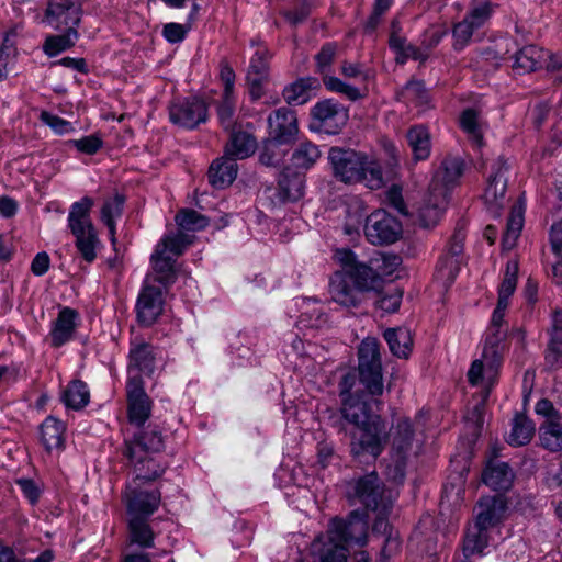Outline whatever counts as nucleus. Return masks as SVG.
I'll list each match as a JSON object with an SVG mask.
<instances>
[{"label":"nucleus","instance_id":"obj_1","mask_svg":"<svg viewBox=\"0 0 562 562\" xmlns=\"http://www.w3.org/2000/svg\"><path fill=\"white\" fill-rule=\"evenodd\" d=\"M518 271L519 266L516 260L507 261L504 278L498 288L497 305L485 331L481 357L472 362L468 372L470 384L482 387L483 401L488 397L491 390L498 381L507 336L504 318L509 297L516 290Z\"/></svg>","mask_w":562,"mask_h":562},{"label":"nucleus","instance_id":"obj_2","mask_svg":"<svg viewBox=\"0 0 562 562\" xmlns=\"http://www.w3.org/2000/svg\"><path fill=\"white\" fill-rule=\"evenodd\" d=\"M368 516L364 512L353 510L347 519L335 517L328 529L319 533L310 546L311 562H347L348 544L367 543Z\"/></svg>","mask_w":562,"mask_h":562},{"label":"nucleus","instance_id":"obj_3","mask_svg":"<svg viewBox=\"0 0 562 562\" xmlns=\"http://www.w3.org/2000/svg\"><path fill=\"white\" fill-rule=\"evenodd\" d=\"M349 498H356L368 509L378 513L373 524V532L384 537L381 560L386 562L401 548L398 532L389 525L387 515L392 509L393 501L384 496V490L375 472H371L358 480L348 483Z\"/></svg>","mask_w":562,"mask_h":562},{"label":"nucleus","instance_id":"obj_4","mask_svg":"<svg viewBox=\"0 0 562 562\" xmlns=\"http://www.w3.org/2000/svg\"><path fill=\"white\" fill-rule=\"evenodd\" d=\"M328 162L335 179L345 184H362L370 190H379L385 184L382 165L372 155L331 147Z\"/></svg>","mask_w":562,"mask_h":562},{"label":"nucleus","instance_id":"obj_5","mask_svg":"<svg viewBox=\"0 0 562 562\" xmlns=\"http://www.w3.org/2000/svg\"><path fill=\"white\" fill-rule=\"evenodd\" d=\"M334 258L341 266L344 273L361 291L378 290L383 277L392 274L401 261L395 255L379 254L369 265H364L359 262L353 251L348 248L337 249Z\"/></svg>","mask_w":562,"mask_h":562},{"label":"nucleus","instance_id":"obj_6","mask_svg":"<svg viewBox=\"0 0 562 562\" xmlns=\"http://www.w3.org/2000/svg\"><path fill=\"white\" fill-rule=\"evenodd\" d=\"M191 244L192 237L183 232L164 235L150 256L153 273L146 277L150 278V283H158L164 289L173 284L177 279L176 259Z\"/></svg>","mask_w":562,"mask_h":562},{"label":"nucleus","instance_id":"obj_7","mask_svg":"<svg viewBox=\"0 0 562 562\" xmlns=\"http://www.w3.org/2000/svg\"><path fill=\"white\" fill-rule=\"evenodd\" d=\"M93 200L83 196L71 204L67 217V224L76 238V247L81 257L89 263L97 258V248L100 245L97 229L90 220V211Z\"/></svg>","mask_w":562,"mask_h":562},{"label":"nucleus","instance_id":"obj_8","mask_svg":"<svg viewBox=\"0 0 562 562\" xmlns=\"http://www.w3.org/2000/svg\"><path fill=\"white\" fill-rule=\"evenodd\" d=\"M359 381L372 396L383 394V373L380 355V344L376 338H364L358 348Z\"/></svg>","mask_w":562,"mask_h":562},{"label":"nucleus","instance_id":"obj_9","mask_svg":"<svg viewBox=\"0 0 562 562\" xmlns=\"http://www.w3.org/2000/svg\"><path fill=\"white\" fill-rule=\"evenodd\" d=\"M350 436L352 456L369 454L376 459L384 450L389 439L387 424L380 415L372 416L367 423L355 428Z\"/></svg>","mask_w":562,"mask_h":562},{"label":"nucleus","instance_id":"obj_10","mask_svg":"<svg viewBox=\"0 0 562 562\" xmlns=\"http://www.w3.org/2000/svg\"><path fill=\"white\" fill-rule=\"evenodd\" d=\"M356 385L357 375L353 372L345 374L339 382V394L342 401L341 415L355 428L367 423L372 416H379L371 413L366 395L359 394L355 390Z\"/></svg>","mask_w":562,"mask_h":562},{"label":"nucleus","instance_id":"obj_11","mask_svg":"<svg viewBox=\"0 0 562 562\" xmlns=\"http://www.w3.org/2000/svg\"><path fill=\"white\" fill-rule=\"evenodd\" d=\"M311 116L313 130L335 135L347 124L349 111L335 99H325L312 108Z\"/></svg>","mask_w":562,"mask_h":562},{"label":"nucleus","instance_id":"obj_12","mask_svg":"<svg viewBox=\"0 0 562 562\" xmlns=\"http://www.w3.org/2000/svg\"><path fill=\"white\" fill-rule=\"evenodd\" d=\"M493 12L494 4L490 0L475 3L464 19L453 26L454 49H463L470 43L473 33L490 20Z\"/></svg>","mask_w":562,"mask_h":562},{"label":"nucleus","instance_id":"obj_13","mask_svg":"<svg viewBox=\"0 0 562 562\" xmlns=\"http://www.w3.org/2000/svg\"><path fill=\"white\" fill-rule=\"evenodd\" d=\"M507 172V161L498 158L487 177L483 200L487 211L495 217L499 216L506 203Z\"/></svg>","mask_w":562,"mask_h":562},{"label":"nucleus","instance_id":"obj_14","mask_svg":"<svg viewBox=\"0 0 562 562\" xmlns=\"http://www.w3.org/2000/svg\"><path fill=\"white\" fill-rule=\"evenodd\" d=\"M364 234L372 245L393 244L401 237L402 224L384 210H378L367 217Z\"/></svg>","mask_w":562,"mask_h":562},{"label":"nucleus","instance_id":"obj_15","mask_svg":"<svg viewBox=\"0 0 562 562\" xmlns=\"http://www.w3.org/2000/svg\"><path fill=\"white\" fill-rule=\"evenodd\" d=\"M464 238V232L457 229L447 245L446 252L436 266L435 278L445 288L453 283L460 271Z\"/></svg>","mask_w":562,"mask_h":562},{"label":"nucleus","instance_id":"obj_16","mask_svg":"<svg viewBox=\"0 0 562 562\" xmlns=\"http://www.w3.org/2000/svg\"><path fill=\"white\" fill-rule=\"evenodd\" d=\"M123 502L128 518L149 519L160 506L161 494L159 490L146 491L133 483L126 487Z\"/></svg>","mask_w":562,"mask_h":562},{"label":"nucleus","instance_id":"obj_17","mask_svg":"<svg viewBox=\"0 0 562 562\" xmlns=\"http://www.w3.org/2000/svg\"><path fill=\"white\" fill-rule=\"evenodd\" d=\"M170 121L180 127L193 130L207 120V106L198 98H187L173 102L169 108Z\"/></svg>","mask_w":562,"mask_h":562},{"label":"nucleus","instance_id":"obj_18","mask_svg":"<svg viewBox=\"0 0 562 562\" xmlns=\"http://www.w3.org/2000/svg\"><path fill=\"white\" fill-rule=\"evenodd\" d=\"M414 439V429L408 418H400L392 432V453L391 457L395 463L394 480L404 479L405 461L408 452L412 450Z\"/></svg>","mask_w":562,"mask_h":562},{"label":"nucleus","instance_id":"obj_19","mask_svg":"<svg viewBox=\"0 0 562 562\" xmlns=\"http://www.w3.org/2000/svg\"><path fill=\"white\" fill-rule=\"evenodd\" d=\"M165 442L161 430L158 426L149 425L138 431L132 439L124 441V456L128 461H142V456L151 452H159L164 449Z\"/></svg>","mask_w":562,"mask_h":562},{"label":"nucleus","instance_id":"obj_20","mask_svg":"<svg viewBox=\"0 0 562 562\" xmlns=\"http://www.w3.org/2000/svg\"><path fill=\"white\" fill-rule=\"evenodd\" d=\"M44 21L54 30H77L81 21L80 5L77 0H48Z\"/></svg>","mask_w":562,"mask_h":562},{"label":"nucleus","instance_id":"obj_21","mask_svg":"<svg viewBox=\"0 0 562 562\" xmlns=\"http://www.w3.org/2000/svg\"><path fill=\"white\" fill-rule=\"evenodd\" d=\"M126 400L128 422L136 426H143L151 415L153 402L146 394L144 381L126 380Z\"/></svg>","mask_w":562,"mask_h":562},{"label":"nucleus","instance_id":"obj_22","mask_svg":"<svg viewBox=\"0 0 562 562\" xmlns=\"http://www.w3.org/2000/svg\"><path fill=\"white\" fill-rule=\"evenodd\" d=\"M164 288L151 284L150 278H146L144 286L138 294L136 311L137 318L143 325H151L162 312Z\"/></svg>","mask_w":562,"mask_h":562},{"label":"nucleus","instance_id":"obj_23","mask_svg":"<svg viewBox=\"0 0 562 562\" xmlns=\"http://www.w3.org/2000/svg\"><path fill=\"white\" fill-rule=\"evenodd\" d=\"M546 67L550 70H558L559 66L555 57H551L549 52L536 45H528L519 49L514 56L513 68L519 75L535 71Z\"/></svg>","mask_w":562,"mask_h":562},{"label":"nucleus","instance_id":"obj_24","mask_svg":"<svg viewBox=\"0 0 562 562\" xmlns=\"http://www.w3.org/2000/svg\"><path fill=\"white\" fill-rule=\"evenodd\" d=\"M80 322V314L75 308L61 307L50 325V345L54 348H59L72 340Z\"/></svg>","mask_w":562,"mask_h":562},{"label":"nucleus","instance_id":"obj_25","mask_svg":"<svg viewBox=\"0 0 562 562\" xmlns=\"http://www.w3.org/2000/svg\"><path fill=\"white\" fill-rule=\"evenodd\" d=\"M270 139L279 144L292 142L299 131L296 114L290 108H280L268 117Z\"/></svg>","mask_w":562,"mask_h":562},{"label":"nucleus","instance_id":"obj_26","mask_svg":"<svg viewBox=\"0 0 562 562\" xmlns=\"http://www.w3.org/2000/svg\"><path fill=\"white\" fill-rule=\"evenodd\" d=\"M507 502L503 495L483 496L476 506L475 524L490 530L505 518Z\"/></svg>","mask_w":562,"mask_h":562},{"label":"nucleus","instance_id":"obj_27","mask_svg":"<svg viewBox=\"0 0 562 562\" xmlns=\"http://www.w3.org/2000/svg\"><path fill=\"white\" fill-rule=\"evenodd\" d=\"M155 368V356L153 347L149 344L142 342L134 345L130 349L127 380L144 381V375H150Z\"/></svg>","mask_w":562,"mask_h":562},{"label":"nucleus","instance_id":"obj_28","mask_svg":"<svg viewBox=\"0 0 562 562\" xmlns=\"http://www.w3.org/2000/svg\"><path fill=\"white\" fill-rule=\"evenodd\" d=\"M344 271L335 272L329 280V295L333 302L342 307H357L361 301L360 292Z\"/></svg>","mask_w":562,"mask_h":562},{"label":"nucleus","instance_id":"obj_29","mask_svg":"<svg viewBox=\"0 0 562 562\" xmlns=\"http://www.w3.org/2000/svg\"><path fill=\"white\" fill-rule=\"evenodd\" d=\"M463 171L464 161L461 158L447 157L435 172L429 190L435 193L443 189L448 198L449 191L459 182Z\"/></svg>","mask_w":562,"mask_h":562},{"label":"nucleus","instance_id":"obj_30","mask_svg":"<svg viewBox=\"0 0 562 562\" xmlns=\"http://www.w3.org/2000/svg\"><path fill=\"white\" fill-rule=\"evenodd\" d=\"M237 162L227 155L216 158L209 168V182L215 189L229 187L237 177Z\"/></svg>","mask_w":562,"mask_h":562},{"label":"nucleus","instance_id":"obj_31","mask_svg":"<svg viewBox=\"0 0 562 562\" xmlns=\"http://www.w3.org/2000/svg\"><path fill=\"white\" fill-rule=\"evenodd\" d=\"M447 204L448 198L443 189L435 193L429 190L426 201L418 211L420 225L425 228L435 226L440 221Z\"/></svg>","mask_w":562,"mask_h":562},{"label":"nucleus","instance_id":"obj_32","mask_svg":"<svg viewBox=\"0 0 562 562\" xmlns=\"http://www.w3.org/2000/svg\"><path fill=\"white\" fill-rule=\"evenodd\" d=\"M488 546V530L473 524L467 529L462 543V558L456 562H472L473 555H483L485 548Z\"/></svg>","mask_w":562,"mask_h":562},{"label":"nucleus","instance_id":"obj_33","mask_svg":"<svg viewBox=\"0 0 562 562\" xmlns=\"http://www.w3.org/2000/svg\"><path fill=\"white\" fill-rule=\"evenodd\" d=\"M462 461H464V463L462 464L460 470H458V463L460 462L459 458L456 457L453 460H451V467H453V470L458 472V475L454 477L453 482L449 481L443 485L442 497L440 503L441 507L458 506L462 502L464 493L463 485L465 482L464 475L469 471L468 460L465 458H462Z\"/></svg>","mask_w":562,"mask_h":562},{"label":"nucleus","instance_id":"obj_34","mask_svg":"<svg viewBox=\"0 0 562 562\" xmlns=\"http://www.w3.org/2000/svg\"><path fill=\"white\" fill-rule=\"evenodd\" d=\"M125 199L121 194H115L104 201L101 211L100 220L106 226L109 232V239L113 248H115L116 239V222L123 215Z\"/></svg>","mask_w":562,"mask_h":562},{"label":"nucleus","instance_id":"obj_35","mask_svg":"<svg viewBox=\"0 0 562 562\" xmlns=\"http://www.w3.org/2000/svg\"><path fill=\"white\" fill-rule=\"evenodd\" d=\"M279 194L284 201H297L304 194L305 176L303 172L285 168L279 176Z\"/></svg>","mask_w":562,"mask_h":562},{"label":"nucleus","instance_id":"obj_36","mask_svg":"<svg viewBox=\"0 0 562 562\" xmlns=\"http://www.w3.org/2000/svg\"><path fill=\"white\" fill-rule=\"evenodd\" d=\"M65 431L66 426L60 419L54 416L46 417L40 428L41 441L45 449L47 451L64 449Z\"/></svg>","mask_w":562,"mask_h":562},{"label":"nucleus","instance_id":"obj_37","mask_svg":"<svg viewBox=\"0 0 562 562\" xmlns=\"http://www.w3.org/2000/svg\"><path fill=\"white\" fill-rule=\"evenodd\" d=\"M459 123L472 145L481 148L484 145L485 123L480 113L473 109H465L460 115Z\"/></svg>","mask_w":562,"mask_h":562},{"label":"nucleus","instance_id":"obj_38","mask_svg":"<svg viewBox=\"0 0 562 562\" xmlns=\"http://www.w3.org/2000/svg\"><path fill=\"white\" fill-rule=\"evenodd\" d=\"M257 149L256 138L248 132L233 131L229 142L225 146L224 154L236 159H245Z\"/></svg>","mask_w":562,"mask_h":562},{"label":"nucleus","instance_id":"obj_39","mask_svg":"<svg viewBox=\"0 0 562 562\" xmlns=\"http://www.w3.org/2000/svg\"><path fill=\"white\" fill-rule=\"evenodd\" d=\"M482 480L495 491H506L512 486L514 473L505 462H490L483 471Z\"/></svg>","mask_w":562,"mask_h":562},{"label":"nucleus","instance_id":"obj_40","mask_svg":"<svg viewBox=\"0 0 562 562\" xmlns=\"http://www.w3.org/2000/svg\"><path fill=\"white\" fill-rule=\"evenodd\" d=\"M525 198L520 196L513 205L507 220L506 231L503 237V245L505 248H512L520 235L525 222Z\"/></svg>","mask_w":562,"mask_h":562},{"label":"nucleus","instance_id":"obj_41","mask_svg":"<svg viewBox=\"0 0 562 562\" xmlns=\"http://www.w3.org/2000/svg\"><path fill=\"white\" fill-rule=\"evenodd\" d=\"M321 158V151L317 145L310 140L300 143L291 156L292 167L300 172L311 169Z\"/></svg>","mask_w":562,"mask_h":562},{"label":"nucleus","instance_id":"obj_42","mask_svg":"<svg viewBox=\"0 0 562 562\" xmlns=\"http://www.w3.org/2000/svg\"><path fill=\"white\" fill-rule=\"evenodd\" d=\"M407 142L413 151L415 161L426 160L431 151L430 135L423 125H416L408 130Z\"/></svg>","mask_w":562,"mask_h":562},{"label":"nucleus","instance_id":"obj_43","mask_svg":"<svg viewBox=\"0 0 562 562\" xmlns=\"http://www.w3.org/2000/svg\"><path fill=\"white\" fill-rule=\"evenodd\" d=\"M78 38L79 33L75 27L65 30L61 34L47 35L43 44V52L48 57H55L75 46Z\"/></svg>","mask_w":562,"mask_h":562},{"label":"nucleus","instance_id":"obj_44","mask_svg":"<svg viewBox=\"0 0 562 562\" xmlns=\"http://www.w3.org/2000/svg\"><path fill=\"white\" fill-rule=\"evenodd\" d=\"M61 400L67 408L82 409L90 402L88 385L81 380L71 381L64 390Z\"/></svg>","mask_w":562,"mask_h":562},{"label":"nucleus","instance_id":"obj_45","mask_svg":"<svg viewBox=\"0 0 562 562\" xmlns=\"http://www.w3.org/2000/svg\"><path fill=\"white\" fill-rule=\"evenodd\" d=\"M315 86V79L301 78L283 89V98L288 104H304L311 99Z\"/></svg>","mask_w":562,"mask_h":562},{"label":"nucleus","instance_id":"obj_46","mask_svg":"<svg viewBox=\"0 0 562 562\" xmlns=\"http://www.w3.org/2000/svg\"><path fill=\"white\" fill-rule=\"evenodd\" d=\"M127 527L131 543L145 549L154 547L155 535L148 519L128 518Z\"/></svg>","mask_w":562,"mask_h":562},{"label":"nucleus","instance_id":"obj_47","mask_svg":"<svg viewBox=\"0 0 562 562\" xmlns=\"http://www.w3.org/2000/svg\"><path fill=\"white\" fill-rule=\"evenodd\" d=\"M391 352L398 358H406L411 352V334L406 328H389L384 331Z\"/></svg>","mask_w":562,"mask_h":562},{"label":"nucleus","instance_id":"obj_48","mask_svg":"<svg viewBox=\"0 0 562 562\" xmlns=\"http://www.w3.org/2000/svg\"><path fill=\"white\" fill-rule=\"evenodd\" d=\"M541 446L552 452L562 450V424L550 418L539 428Z\"/></svg>","mask_w":562,"mask_h":562},{"label":"nucleus","instance_id":"obj_49","mask_svg":"<svg viewBox=\"0 0 562 562\" xmlns=\"http://www.w3.org/2000/svg\"><path fill=\"white\" fill-rule=\"evenodd\" d=\"M251 46H256V50L249 61L247 78L268 77L269 59L271 57L269 49L255 40L251 41Z\"/></svg>","mask_w":562,"mask_h":562},{"label":"nucleus","instance_id":"obj_50","mask_svg":"<svg viewBox=\"0 0 562 562\" xmlns=\"http://www.w3.org/2000/svg\"><path fill=\"white\" fill-rule=\"evenodd\" d=\"M178 231L183 232L194 238L193 232L202 231L209 225V218L194 210H182L175 218Z\"/></svg>","mask_w":562,"mask_h":562},{"label":"nucleus","instance_id":"obj_51","mask_svg":"<svg viewBox=\"0 0 562 562\" xmlns=\"http://www.w3.org/2000/svg\"><path fill=\"white\" fill-rule=\"evenodd\" d=\"M136 471V481H154L165 473L166 467L157 462L154 458L142 456V461H130Z\"/></svg>","mask_w":562,"mask_h":562},{"label":"nucleus","instance_id":"obj_52","mask_svg":"<svg viewBox=\"0 0 562 562\" xmlns=\"http://www.w3.org/2000/svg\"><path fill=\"white\" fill-rule=\"evenodd\" d=\"M535 432L532 422L524 416H516L513 422V428L508 437V443L512 446L527 445Z\"/></svg>","mask_w":562,"mask_h":562},{"label":"nucleus","instance_id":"obj_53","mask_svg":"<svg viewBox=\"0 0 562 562\" xmlns=\"http://www.w3.org/2000/svg\"><path fill=\"white\" fill-rule=\"evenodd\" d=\"M235 104L236 97L235 93H223L222 101L217 106V116L220 124L225 130H231L235 123Z\"/></svg>","mask_w":562,"mask_h":562},{"label":"nucleus","instance_id":"obj_54","mask_svg":"<svg viewBox=\"0 0 562 562\" xmlns=\"http://www.w3.org/2000/svg\"><path fill=\"white\" fill-rule=\"evenodd\" d=\"M402 296L403 292L398 288L392 286L379 293L375 305L386 313H394L400 308Z\"/></svg>","mask_w":562,"mask_h":562},{"label":"nucleus","instance_id":"obj_55","mask_svg":"<svg viewBox=\"0 0 562 562\" xmlns=\"http://www.w3.org/2000/svg\"><path fill=\"white\" fill-rule=\"evenodd\" d=\"M405 94L409 101L422 108H427L430 102L429 93L422 81H409L405 86Z\"/></svg>","mask_w":562,"mask_h":562},{"label":"nucleus","instance_id":"obj_56","mask_svg":"<svg viewBox=\"0 0 562 562\" xmlns=\"http://www.w3.org/2000/svg\"><path fill=\"white\" fill-rule=\"evenodd\" d=\"M40 120L45 125L49 126L53 130V132L57 135L69 134L75 130L69 121L59 117L58 115L53 114L48 111H42L40 114Z\"/></svg>","mask_w":562,"mask_h":562},{"label":"nucleus","instance_id":"obj_57","mask_svg":"<svg viewBox=\"0 0 562 562\" xmlns=\"http://www.w3.org/2000/svg\"><path fill=\"white\" fill-rule=\"evenodd\" d=\"M301 322H306V326L319 328L328 323V315L325 313L323 306L308 308L301 315Z\"/></svg>","mask_w":562,"mask_h":562},{"label":"nucleus","instance_id":"obj_58","mask_svg":"<svg viewBox=\"0 0 562 562\" xmlns=\"http://www.w3.org/2000/svg\"><path fill=\"white\" fill-rule=\"evenodd\" d=\"M16 57V49L13 45L8 44V38L4 40L0 47V80L8 77L9 67L13 65Z\"/></svg>","mask_w":562,"mask_h":562},{"label":"nucleus","instance_id":"obj_59","mask_svg":"<svg viewBox=\"0 0 562 562\" xmlns=\"http://www.w3.org/2000/svg\"><path fill=\"white\" fill-rule=\"evenodd\" d=\"M70 143L79 151L87 155H93L102 147V140L95 135L85 136L80 139H72Z\"/></svg>","mask_w":562,"mask_h":562},{"label":"nucleus","instance_id":"obj_60","mask_svg":"<svg viewBox=\"0 0 562 562\" xmlns=\"http://www.w3.org/2000/svg\"><path fill=\"white\" fill-rule=\"evenodd\" d=\"M162 35L168 43L177 44L186 38L187 29L179 23H167L164 26Z\"/></svg>","mask_w":562,"mask_h":562},{"label":"nucleus","instance_id":"obj_61","mask_svg":"<svg viewBox=\"0 0 562 562\" xmlns=\"http://www.w3.org/2000/svg\"><path fill=\"white\" fill-rule=\"evenodd\" d=\"M546 361L551 367L562 366V338L550 339Z\"/></svg>","mask_w":562,"mask_h":562},{"label":"nucleus","instance_id":"obj_62","mask_svg":"<svg viewBox=\"0 0 562 562\" xmlns=\"http://www.w3.org/2000/svg\"><path fill=\"white\" fill-rule=\"evenodd\" d=\"M279 143L272 139H269L265 143L263 149L260 153V161L266 166H273L278 164V149Z\"/></svg>","mask_w":562,"mask_h":562},{"label":"nucleus","instance_id":"obj_63","mask_svg":"<svg viewBox=\"0 0 562 562\" xmlns=\"http://www.w3.org/2000/svg\"><path fill=\"white\" fill-rule=\"evenodd\" d=\"M335 53V44L327 43L322 47L321 52L316 55V63L319 71H325V69L331 64Z\"/></svg>","mask_w":562,"mask_h":562},{"label":"nucleus","instance_id":"obj_64","mask_svg":"<svg viewBox=\"0 0 562 562\" xmlns=\"http://www.w3.org/2000/svg\"><path fill=\"white\" fill-rule=\"evenodd\" d=\"M50 267V258L47 252L36 254L31 263V271L34 276H44Z\"/></svg>","mask_w":562,"mask_h":562}]
</instances>
